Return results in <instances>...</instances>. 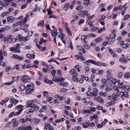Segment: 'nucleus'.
Wrapping results in <instances>:
<instances>
[{"label":"nucleus","instance_id":"1","mask_svg":"<svg viewBox=\"0 0 130 130\" xmlns=\"http://www.w3.org/2000/svg\"><path fill=\"white\" fill-rule=\"evenodd\" d=\"M84 63L88 65H90V63L99 66H103L106 67L107 66V64L105 63L100 62L96 61L93 60H86L84 62Z\"/></svg>","mask_w":130,"mask_h":130},{"label":"nucleus","instance_id":"2","mask_svg":"<svg viewBox=\"0 0 130 130\" xmlns=\"http://www.w3.org/2000/svg\"><path fill=\"white\" fill-rule=\"evenodd\" d=\"M20 46V44H18L15 45L13 47H12L10 48V50L11 51H14L15 53H20V51L18 49L19 48Z\"/></svg>","mask_w":130,"mask_h":130},{"label":"nucleus","instance_id":"3","mask_svg":"<svg viewBox=\"0 0 130 130\" xmlns=\"http://www.w3.org/2000/svg\"><path fill=\"white\" fill-rule=\"evenodd\" d=\"M51 34L52 36L54 38V41L55 42L56 45H57L56 42V36L57 35V29L52 30L51 31Z\"/></svg>","mask_w":130,"mask_h":130},{"label":"nucleus","instance_id":"4","mask_svg":"<svg viewBox=\"0 0 130 130\" xmlns=\"http://www.w3.org/2000/svg\"><path fill=\"white\" fill-rule=\"evenodd\" d=\"M64 78L61 77H54L53 78V81L56 82H61L64 80Z\"/></svg>","mask_w":130,"mask_h":130},{"label":"nucleus","instance_id":"5","mask_svg":"<svg viewBox=\"0 0 130 130\" xmlns=\"http://www.w3.org/2000/svg\"><path fill=\"white\" fill-rule=\"evenodd\" d=\"M92 90L93 92L92 93V95L94 96H96L98 94V90L97 89L95 88H93Z\"/></svg>","mask_w":130,"mask_h":130},{"label":"nucleus","instance_id":"6","mask_svg":"<svg viewBox=\"0 0 130 130\" xmlns=\"http://www.w3.org/2000/svg\"><path fill=\"white\" fill-rule=\"evenodd\" d=\"M70 73L71 75L72 76L73 75H75V76H78V73L76 72V71L74 69H72L70 71Z\"/></svg>","mask_w":130,"mask_h":130},{"label":"nucleus","instance_id":"7","mask_svg":"<svg viewBox=\"0 0 130 130\" xmlns=\"http://www.w3.org/2000/svg\"><path fill=\"white\" fill-rule=\"evenodd\" d=\"M120 61L122 63H127V60L124 58L123 57H121L119 59Z\"/></svg>","mask_w":130,"mask_h":130},{"label":"nucleus","instance_id":"8","mask_svg":"<svg viewBox=\"0 0 130 130\" xmlns=\"http://www.w3.org/2000/svg\"><path fill=\"white\" fill-rule=\"evenodd\" d=\"M11 0H4L3 1L4 3V6L6 7L9 5V3L11 1Z\"/></svg>","mask_w":130,"mask_h":130},{"label":"nucleus","instance_id":"9","mask_svg":"<svg viewBox=\"0 0 130 130\" xmlns=\"http://www.w3.org/2000/svg\"><path fill=\"white\" fill-rule=\"evenodd\" d=\"M7 19L8 22L11 23L14 22V20L15 18H12V17L8 16L7 17Z\"/></svg>","mask_w":130,"mask_h":130},{"label":"nucleus","instance_id":"10","mask_svg":"<svg viewBox=\"0 0 130 130\" xmlns=\"http://www.w3.org/2000/svg\"><path fill=\"white\" fill-rule=\"evenodd\" d=\"M77 76L75 75H73L72 76V80L76 82H78L79 81V79L76 77Z\"/></svg>","mask_w":130,"mask_h":130},{"label":"nucleus","instance_id":"11","mask_svg":"<svg viewBox=\"0 0 130 130\" xmlns=\"http://www.w3.org/2000/svg\"><path fill=\"white\" fill-rule=\"evenodd\" d=\"M28 121V119L27 118L25 119L24 118H22L20 120V122L24 124Z\"/></svg>","mask_w":130,"mask_h":130},{"label":"nucleus","instance_id":"12","mask_svg":"<svg viewBox=\"0 0 130 130\" xmlns=\"http://www.w3.org/2000/svg\"><path fill=\"white\" fill-rule=\"evenodd\" d=\"M115 103L113 101H111L108 102L106 105V106L108 107L111 105H113L115 104Z\"/></svg>","mask_w":130,"mask_h":130},{"label":"nucleus","instance_id":"13","mask_svg":"<svg viewBox=\"0 0 130 130\" xmlns=\"http://www.w3.org/2000/svg\"><path fill=\"white\" fill-rule=\"evenodd\" d=\"M20 90L22 91H24L25 90L26 88L25 86L23 85H20L19 86Z\"/></svg>","mask_w":130,"mask_h":130},{"label":"nucleus","instance_id":"14","mask_svg":"<svg viewBox=\"0 0 130 130\" xmlns=\"http://www.w3.org/2000/svg\"><path fill=\"white\" fill-rule=\"evenodd\" d=\"M33 91V89H31L30 90H26L25 92L27 94H31Z\"/></svg>","mask_w":130,"mask_h":130},{"label":"nucleus","instance_id":"15","mask_svg":"<svg viewBox=\"0 0 130 130\" xmlns=\"http://www.w3.org/2000/svg\"><path fill=\"white\" fill-rule=\"evenodd\" d=\"M27 77V75H24L23 76H22L21 78V80L23 82H25L27 80V78L26 77Z\"/></svg>","mask_w":130,"mask_h":130},{"label":"nucleus","instance_id":"16","mask_svg":"<svg viewBox=\"0 0 130 130\" xmlns=\"http://www.w3.org/2000/svg\"><path fill=\"white\" fill-rule=\"evenodd\" d=\"M97 101L98 102H99L103 104L104 103V101L103 99L101 98V97H97Z\"/></svg>","mask_w":130,"mask_h":130},{"label":"nucleus","instance_id":"17","mask_svg":"<svg viewBox=\"0 0 130 130\" xmlns=\"http://www.w3.org/2000/svg\"><path fill=\"white\" fill-rule=\"evenodd\" d=\"M83 126L84 128H87L90 126V124L88 122L85 123L83 124Z\"/></svg>","mask_w":130,"mask_h":130},{"label":"nucleus","instance_id":"18","mask_svg":"<svg viewBox=\"0 0 130 130\" xmlns=\"http://www.w3.org/2000/svg\"><path fill=\"white\" fill-rule=\"evenodd\" d=\"M44 21L43 20L40 21L37 24V25L39 26H43L44 25Z\"/></svg>","mask_w":130,"mask_h":130},{"label":"nucleus","instance_id":"19","mask_svg":"<svg viewBox=\"0 0 130 130\" xmlns=\"http://www.w3.org/2000/svg\"><path fill=\"white\" fill-rule=\"evenodd\" d=\"M84 79V76L83 75H82L81 76V78L79 80V83L81 84H82L83 82V80Z\"/></svg>","mask_w":130,"mask_h":130},{"label":"nucleus","instance_id":"20","mask_svg":"<svg viewBox=\"0 0 130 130\" xmlns=\"http://www.w3.org/2000/svg\"><path fill=\"white\" fill-rule=\"evenodd\" d=\"M15 80H13L11 82H9L4 83V85H7V86L11 85H12V84H13L14 83V82H15Z\"/></svg>","mask_w":130,"mask_h":130},{"label":"nucleus","instance_id":"21","mask_svg":"<svg viewBox=\"0 0 130 130\" xmlns=\"http://www.w3.org/2000/svg\"><path fill=\"white\" fill-rule=\"evenodd\" d=\"M24 107L23 105H17L16 108H17V109L19 110L21 109H23V108Z\"/></svg>","mask_w":130,"mask_h":130},{"label":"nucleus","instance_id":"22","mask_svg":"<svg viewBox=\"0 0 130 130\" xmlns=\"http://www.w3.org/2000/svg\"><path fill=\"white\" fill-rule=\"evenodd\" d=\"M129 45V44L128 43H125L123 44L122 45V47L123 48H127L128 47Z\"/></svg>","mask_w":130,"mask_h":130},{"label":"nucleus","instance_id":"23","mask_svg":"<svg viewBox=\"0 0 130 130\" xmlns=\"http://www.w3.org/2000/svg\"><path fill=\"white\" fill-rule=\"evenodd\" d=\"M70 5V3H67L63 7V9L65 10H67L68 9V8L69 7Z\"/></svg>","mask_w":130,"mask_h":130},{"label":"nucleus","instance_id":"24","mask_svg":"<svg viewBox=\"0 0 130 130\" xmlns=\"http://www.w3.org/2000/svg\"><path fill=\"white\" fill-rule=\"evenodd\" d=\"M50 125L48 123H46L45 124V127L44 129H47L50 127Z\"/></svg>","mask_w":130,"mask_h":130},{"label":"nucleus","instance_id":"25","mask_svg":"<svg viewBox=\"0 0 130 130\" xmlns=\"http://www.w3.org/2000/svg\"><path fill=\"white\" fill-rule=\"evenodd\" d=\"M91 88L89 87L88 89V91L87 92V95L88 96H90L91 94L92 95V93L91 91Z\"/></svg>","mask_w":130,"mask_h":130},{"label":"nucleus","instance_id":"26","mask_svg":"<svg viewBox=\"0 0 130 130\" xmlns=\"http://www.w3.org/2000/svg\"><path fill=\"white\" fill-rule=\"evenodd\" d=\"M90 3L89 0H85L84 1V4L86 6H88Z\"/></svg>","mask_w":130,"mask_h":130},{"label":"nucleus","instance_id":"27","mask_svg":"<svg viewBox=\"0 0 130 130\" xmlns=\"http://www.w3.org/2000/svg\"><path fill=\"white\" fill-rule=\"evenodd\" d=\"M23 109H21L17 112H15L14 114V116H16L19 115L22 112Z\"/></svg>","mask_w":130,"mask_h":130},{"label":"nucleus","instance_id":"28","mask_svg":"<svg viewBox=\"0 0 130 130\" xmlns=\"http://www.w3.org/2000/svg\"><path fill=\"white\" fill-rule=\"evenodd\" d=\"M102 40V39L100 37L97 38L95 40V42L97 43L101 41Z\"/></svg>","mask_w":130,"mask_h":130},{"label":"nucleus","instance_id":"29","mask_svg":"<svg viewBox=\"0 0 130 130\" xmlns=\"http://www.w3.org/2000/svg\"><path fill=\"white\" fill-rule=\"evenodd\" d=\"M18 40V38H12L11 40V41L9 43H13L15 42L17 40Z\"/></svg>","mask_w":130,"mask_h":130},{"label":"nucleus","instance_id":"30","mask_svg":"<svg viewBox=\"0 0 130 130\" xmlns=\"http://www.w3.org/2000/svg\"><path fill=\"white\" fill-rule=\"evenodd\" d=\"M30 39L29 38L28 36H26V37H24L23 38L22 41L25 42L26 41H28Z\"/></svg>","mask_w":130,"mask_h":130},{"label":"nucleus","instance_id":"31","mask_svg":"<svg viewBox=\"0 0 130 130\" xmlns=\"http://www.w3.org/2000/svg\"><path fill=\"white\" fill-rule=\"evenodd\" d=\"M53 99V97L48 96L46 97V101L47 102H49L52 100Z\"/></svg>","mask_w":130,"mask_h":130},{"label":"nucleus","instance_id":"32","mask_svg":"<svg viewBox=\"0 0 130 130\" xmlns=\"http://www.w3.org/2000/svg\"><path fill=\"white\" fill-rule=\"evenodd\" d=\"M130 75H129V73H127L125 74L124 75V77L126 79H128Z\"/></svg>","mask_w":130,"mask_h":130},{"label":"nucleus","instance_id":"33","mask_svg":"<svg viewBox=\"0 0 130 130\" xmlns=\"http://www.w3.org/2000/svg\"><path fill=\"white\" fill-rule=\"evenodd\" d=\"M26 130H31L32 129V127L30 125H28L26 126V127H25Z\"/></svg>","mask_w":130,"mask_h":130},{"label":"nucleus","instance_id":"34","mask_svg":"<svg viewBox=\"0 0 130 130\" xmlns=\"http://www.w3.org/2000/svg\"><path fill=\"white\" fill-rule=\"evenodd\" d=\"M99 95L100 96H106L107 94L105 92H101L100 93Z\"/></svg>","mask_w":130,"mask_h":130},{"label":"nucleus","instance_id":"35","mask_svg":"<svg viewBox=\"0 0 130 130\" xmlns=\"http://www.w3.org/2000/svg\"><path fill=\"white\" fill-rule=\"evenodd\" d=\"M0 65L2 66L6 67L7 66L6 64L2 61H0Z\"/></svg>","mask_w":130,"mask_h":130},{"label":"nucleus","instance_id":"36","mask_svg":"<svg viewBox=\"0 0 130 130\" xmlns=\"http://www.w3.org/2000/svg\"><path fill=\"white\" fill-rule=\"evenodd\" d=\"M18 38L20 41H22V39L23 38V37L22 35H19L18 36Z\"/></svg>","mask_w":130,"mask_h":130},{"label":"nucleus","instance_id":"37","mask_svg":"<svg viewBox=\"0 0 130 130\" xmlns=\"http://www.w3.org/2000/svg\"><path fill=\"white\" fill-rule=\"evenodd\" d=\"M61 38H60L62 42L65 44H66V41L64 38L65 37V36H61Z\"/></svg>","mask_w":130,"mask_h":130},{"label":"nucleus","instance_id":"38","mask_svg":"<svg viewBox=\"0 0 130 130\" xmlns=\"http://www.w3.org/2000/svg\"><path fill=\"white\" fill-rule=\"evenodd\" d=\"M47 14L48 15H51L53 14V12L49 9H47Z\"/></svg>","mask_w":130,"mask_h":130},{"label":"nucleus","instance_id":"39","mask_svg":"<svg viewBox=\"0 0 130 130\" xmlns=\"http://www.w3.org/2000/svg\"><path fill=\"white\" fill-rule=\"evenodd\" d=\"M26 90H30L31 88V86L30 84H28L26 86Z\"/></svg>","mask_w":130,"mask_h":130},{"label":"nucleus","instance_id":"40","mask_svg":"<svg viewBox=\"0 0 130 130\" xmlns=\"http://www.w3.org/2000/svg\"><path fill=\"white\" fill-rule=\"evenodd\" d=\"M83 7L81 6H77L76 8V9L79 11L81 10H83Z\"/></svg>","mask_w":130,"mask_h":130},{"label":"nucleus","instance_id":"41","mask_svg":"<svg viewBox=\"0 0 130 130\" xmlns=\"http://www.w3.org/2000/svg\"><path fill=\"white\" fill-rule=\"evenodd\" d=\"M3 41L5 42H6L8 43L9 42V39L8 37H5Z\"/></svg>","mask_w":130,"mask_h":130},{"label":"nucleus","instance_id":"42","mask_svg":"<svg viewBox=\"0 0 130 130\" xmlns=\"http://www.w3.org/2000/svg\"><path fill=\"white\" fill-rule=\"evenodd\" d=\"M76 47L79 50L82 51L84 50V48H83L82 46L77 45L76 46Z\"/></svg>","mask_w":130,"mask_h":130},{"label":"nucleus","instance_id":"43","mask_svg":"<svg viewBox=\"0 0 130 130\" xmlns=\"http://www.w3.org/2000/svg\"><path fill=\"white\" fill-rule=\"evenodd\" d=\"M81 112L83 114L88 113V110H81Z\"/></svg>","mask_w":130,"mask_h":130},{"label":"nucleus","instance_id":"44","mask_svg":"<svg viewBox=\"0 0 130 130\" xmlns=\"http://www.w3.org/2000/svg\"><path fill=\"white\" fill-rule=\"evenodd\" d=\"M67 83H60L59 84L60 85H61L62 86L66 87L67 86V85H68Z\"/></svg>","mask_w":130,"mask_h":130},{"label":"nucleus","instance_id":"45","mask_svg":"<svg viewBox=\"0 0 130 130\" xmlns=\"http://www.w3.org/2000/svg\"><path fill=\"white\" fill-rule=\"evenodd\" d=\"M61 70H58L57 71V74L59 76H62V74L61 73Z\"/></svg>","mask_w":130,"mask_h":130},{"label":"nucleus","instance_id":"46","mask_svg":"<svg viewBox=\"0 0 130 130\" xmlns=\"http://www.w3.org/2000/svg\"><path fill=\"white\" fill-rule=\"evenodd\" d=\"M56 71L55 70H53L52 72V76L54 77H55Z\"/></svg>","mask_w":130,"mask_h":130},{"label":"nucleus","instance_id":"47","mask_svg":"<svg viewBox=\"0 0 130 130\" xmlns=\"http://www.w3.org/2000/svg\"><path fill=\"white\" fill-rule=\"evenodd\" d=\"M26 21L25 20L23 19L22 20H21V22H20L21 24H22L21 25H23L24 24H25Z\"/></svg>","mask_w":130,"mask_h":130},{"label":"nucleus","instance_id":"48","mask_svg":"<svg viewBox=\"0 0 130 130\" xmlns=\"http://www.w3.org/2000/svg\"><path fill=\"white\" fill-rule=\"evenodd\" d=\"M86 35H83L81 36V39L82 40H84L86 39Z\"/></svg>","mask_w":130,"mask_h":130},{"label":"nucleus","instance_id":"49","mask_svg":"<svg viewBox=\"0 0 130 130\" xmlns=\"http://www.w3.org/2000/svg\"><path fill=\"white\" fill-rule=\"evenodd\" d=\"M32 55L29 54H28L26 55L27 57L30 59H32Z\"/></svg>","mask_w":130,"mask_h":130},{"label":"nucleus","instance_id":"50","mask_svg":"<svg viewBox=\"0 0 130 130\" xmlns=\"http://www.w3.org/2000/svg\"><path fill=\"white\" fill-rule=\"evenodd\" d=\"M65 35H64L62 32H61L59 34V35H58V38H59L60 39L61 38V36H64Z\"/></svg>","mask_w":130,"mask_h":130},{"label":"nucleus","instance_id":"51","mask_svg":"<svg viewBox=\"0 0 130 130\" xmlns=\"http://www.w3.org/2000/svg\"><path fill=\"white\" fill-rule=\"evenodd\" d=\"M42 70L43 72L46 73L47 72L48 70V69L47 68H45V67H44L42 69Z\"/></svg>","mask_w":130,"mask_h":130},{"label":"nucleus","instance_id":"52","mask_svg":"<svg viewBox=\"0 0 130 130\" xmlns=\"http://www.w3.org/2000/svg\"><path fill=\"white\" fill-rule=\"evenodd\" d=\"M69 47L72 50H73L74 49L73 46L72 44V43L71 42H70V44Z\"/></svg>","mask_w":130,"mask_h":130},{"label":"nucleus","instance_id":"53","mask_svg":"<svg viewBox=\"0 0 130 130\" xmlns=\"http://www.w3.org/2000/svg\"><path fill=\"white\" fill-rule=\"evenodd\" d=\"M96 108L99 110H102L103 107L100 105H98L96 107Z\"/></svg>","mask_w":130,"mask_h":130},{"label":"nucleus","instance_id":"54","mask_svg":"<svg viewBox=\"0 0 130 130\" xmlns=\"http://www.w3.org/2000/svg\"><path fill=\"white\" fill-rule=\"evenodd\" d=\"M94 16V15L93 14L92 15L90 16V17L88 18L87 21H90L91 20Z\"/></svg>","mask_w":130,"mask_h":130},{"label":"nucleus","instance_id":"55","mask_svg":"<svg viewBox=\"0 0 130 130\" xmlns=\"http://www.w3.org/2000/svg\"><path fill=\"white\" fill-rule=\"evenodd\" d=\"M34 111L33 109L31 108L29 109V111L27 112V113L28 114H29L30 113H32Z\"/></svg>","mask_w":130,"mask_h":130},{"label":"nucleus","instance_id":"56","mask_svg":"<svg viewBox=\"0 0 130 130\" xmlns=\"http://www.w3.org/2000/svg\"><path fill=\"white\" fill-rule=\"evenodd\" d=\"M41 63L42 65L46 67H48V64L44 62H42Z\"/></svg>","mask_w":130,"mask_h":130},{"label":"nucleus","instance_id":"57","mask_svg":"<svg viewBox=\"0 0 130 130\" xmlns=\"http://www.w3.org/2000/svg\"><path fill=\"white\" fill-rule=\"evenodd\" d=\"M111 80L113 84H115L116 83V79L115 78H113V79Z\"/></svg>","mask_w":130,"mask_h":130},{"label":"nucleus","instance_id":"58","mask_svg":"<svg viewBox=\"0 0 130 130\" xmlns=\"http://www.w3.org/2000/svg\"><path fill=\"white\" fill-rule=\"evenodd\" d=\"M98 29V27H93L91 29V31L92 32H94L96 31Z\"/></svg>","mask_w":130,"mask_h":130},{"label":"nucleus","instance_id":"59","mask_svg":"<svg viewBox=\"0 0 130 130\" xmlns=\"http://www.w3.org/2000/svg\"><path fill=\"white\" fill-rule=\"evenodd\" d=\"M113 98L112 99L116 101L117 100V98L115 96V95H113L112 96Z\"/></svg>","mask_w":130,"mask_h":130},{"label":"nucleus","instance_id":"60","mask_svg":"<svg viewBox=\"0 0 130 130\" xmlns=\"http://www.w3.org/2000/svg\"><path fill=\"white\" fill-rule=\"evenodd\" d=\"M35 120L34 123L35 124H38L40 121V120L39 119H36Z\"/></svg>","mask_w":130,"mask_h":130},{"label":"nucleus","instance_id":"61","mask_svg":"<svg viewBox=\"0 0 130 130\" xmlns=\"http://www.w3.org/2000/svg\"><path fill=\"white\" fill-rule=\"evenodd\" d=\"M15 69L17 70H19L20 69V66L19 65L17 64L15 65Z\"/></svg>","mask_w":130,"mask_h":130},{"label":"nucleus","instance_id":"62","mask_svg":"<svg viewBox=\"0 0 130 130\" xmlns=\"http://www.w3.org/2000/svg\"><path fill=\"white\" fill-rule=\"evenodd\" d=\"M129 17V15H125L124 17V19L126 20Z\"/></svg>","mask_w":130,"mask_h":130},{"label":"nucleus","instance_id":"63","mask_svg":"<svg viewBox=\"0 0 130 130\" xmlns=\"http://www.w3.org/2000/svg\"><path fill=\"white\" fill-rule=\"evenodd\" d=\"M127 34V32L123 30L122 32L121 35L122 36H124Z\"/></svg>","mask_w":130,"mask_h":130},{"label":"nucleus","instance_id":"64","mask_svg":"<svg viewBox=\"0 0 130 130\" xmlns=\"http://www.w3.org/2000/svg\"><path fill=\"white\" fill-rule=\"evenodd\" d=\"M53 103L54 104L59 103V102L58 101L57 99H55L54 100Z\"/></svg>","mask_w":130,"mask_h":130}]
</instances>
